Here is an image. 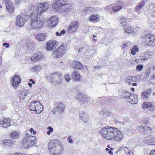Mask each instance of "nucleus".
Returning a JSON list of instances; mask_svg holds the SVG:
<instances>
[{"mask_svg": "<svg viewBox=\"0 0 155 155\" xmlns=\"http://www.w3.org/2000/svg\"><path fill=\"white\" fill-rule=\"evenodd\" d=\"M99 131L101 136L107 140L119 141L124 138L121 131L115 128L107 126L101 128Z\"/></svg>", "mask_w": 155, "mask_h": 155, "instance_id": "1", "label": "nucleus"}, {"mask_svg": "<svg viewBox=\"0 0 155 155\" xmlns=\"http://www.w3.org/2000/svg\"><path fill=\"white\" fill-rule=\"evenodd\" d=\"M61 142L56 139L51 140L48 144L50 153L54 155H60L63 152L64 148L61 145Z\"/></svg>", "mask_w": 155, "mask_h": 155, "instance_id": "2", "label": "nucleus"}, {"mask_svg": "<svg viewBox=\"0 0 155 155\" xmlns=\"http://www.w3.org/2000/svg\"><path fill=\"white\" fill-rule=\"evenodd\" d=\"M37 140L35 136L26 134L25 137L22 141V145L24 148L27 149L36 143Z\"/></svg>", "mask_w": 155, "mask_h": 155, "instance_id": "3", "label": "nucleus"}, {"mask_svg": "<svg viewBox=\"0 0 155 155\" xmlns=\"http://www.w3.org/2000/svg\"><path fill=\"white\" fill-rule=\"evenodd\" d=\"M29 108L32 111H35L40 114L43 110V107L38 101H32L29 104Z\"/></svg>", "mask_w": 155, "mask_h": 155, "instance_id": "4", "label": "nucleus"}, {"mask_svg": "<svg viewBox=\"0 0 155 155\" xmlns=\"http://www.w3.org/2000/svg\"><path fill=\"white\" fill-rule=\"evenodd\" d=\"M28 19V16L24 14H21L18 15L15 21L16 27H21L22 26L27 22Z\"/></svg>", "mask_w": 155, "mask_h": 155, "instance_id": "5", "label": "nucleus"}, {"mask_svg": "<svg viewBox=\"0 0 155 155\" xmlns=\"http://www.w3.org/2000/svg\"><path fill=\"white\" fill-rule=\"evenodd\" d=\"M67 2V0H57L55 2L53 3L52 7L57 11H61V8L64 7Z\"/></svg>", "mask_w": 155, "mask_h": 155, "instance_id": "6", "label": "nucleus"}, {"mask_svg": "<svg viewBox=\"0 0 155 155\" xmlns=\"http://www.w3.org/2000/svg\"><path fill=\"white\" fill-rule=\"evenodd\" d=\"M123 6L124 4L122 2H118L115 4L107 6L106 8L110 11L112 10L113 11L116 12L121 9Z\"/></svg>", "mask_w": 155, "mask_h": 155, "instance_id": "7", "label": "nucleus"}, {"mask_svg": "<svg viewBox=\"0 0 155 155\" xmlns=\"http://www.w3.org/2000/svg\"><path fill=\"white\" fill-rule=\"evenodd\" d=\"M64 46V44L61 45L58 48L54 51L53 56L56 58L61 57L63 54L66 52V49Z\"/></svg>", "mask_w": 155, "mask_h": 155, "instance_id": "8", "label": "nucleus"}, {"mask_svg": "<svg viewBox=\"0 0 155 155\" xmlns=\"http://www.w3.org/2000/svg\"><path fill=\"white\" fill-rule=\"evenodd\" d=\"M59 42L55 39H51L46 44V49L48 51H51L55 48Z\"/></svg>", "mask_w": 155, "mask_h": 155, "instance_id": "9", "label": "nucleus"}, {"mask_svg": "<svg viewBox=\"0 0 155 155\" xmlns=\"http://www.w3.org/2000/svg\"><path fill=\"white\" fill-rule=\"evenodd\" d=\"M48 8V5L46 3H41L36 8V11L38 14H40L45 12Z\"/></svg>", "mask_w": 155, "mask_h": 155, "instance_id": "10", "label": "nucleus"}, {"mask_svg": "<svg viewBox=\"0 0 155 155\" xmlns=\"http://www.w3.org/2000/svg\"><path fill=\"white\" fill-rule=\"evenodd\" d=\"M30 17L31 18V25L32 27L34 28H38L37 25V19L38 17L37 15L32 13L31 14Z\"/></svg>", "mask_w": 155, "mask_h": 155, "instance_id": "11", "label": "nucleus"}, {"mask_svg": "<svg viewBox=\"0 0 155 155\" xmlns=\"http://www.w3.org/2000/svg\"><path fill=\"white\" fill-rule=\"evenodd\" d=\"M76 94L77 96L76 98L81 104H83L87 101V97L86 95H84L80 93H77Z\"/></svg>", "mask_w": 155, "mask_h": 155, "instance_id": "12", "label": "nucleus"}, {"mask_svg": "<svg viewBox=\"0 0 155 155\" xmlns=\"http://www.w3.org/2000/svg\"><path fill=\"white\" fill-rule=\"evenodd\" d=\"M12 83L14 87H17L21 81L20 77L18 75H15L12 77Z\"/></svg>", "mask_w": 155, "mask_h": 155, "instance_id": "13", "label": "nucleus"}, {"mask_svg": "<svg viewBox=\"0 0 155 155\" xmlns=\"http://www.w3.org/2000/svg\"><path fill=\"white\" fill-rule=\"evenodd\" d=\"M5 2L6 9L8 12L12 13L14 11V7L12 3L9 0H6Z\"/></svg>", "mask_w": 155, "mask_h": 155, "instance_id": "14", "label": "nucleus"}, {"mask_svg": "<svg viewBox=\"0 0 155 155\" xmlns=\"http://www.w3.org/2000/svg\"><path fill=\"white\" fill-rule=\"evenodd\" d=\"M44 55L41 53L37 52L31 57V60L33 62L37 61L44 58Z\"/></svg>", "mask_w": 155, "mask_h": 155, "instance_id": "15", "label": "nucleus"}, {"mask_svg": "<svg viewBox=\"0 0 155 155\" xmlns=\"http://www.w3.org/2000/svg\"><path fill=\"white\" fill-rule=\"evenodd\" d=\"M15 143V141L12 139H4L2 141L3 146L6 148L11 146L12 144H14Z\"/></svg>", "mask_w": 155, "mask_h": 155, "instance_id": "16", "label": "nucleus"}, {"mask_svg": "<svg viewBox=\"0 0 155 155\" xmlns=\"http://www.w3.org/2000/svg\"><path fill=\"white\" fill-rule=\"evenodd\" d=\"M51 81L52 80V78H54L57 80V84H58L62 80V76L59 73L55 72L54 73L51 74L50 75Z\"/></svg>", "mask_w": 155, "mask_h": 155, "instance_id": "17", "label": "nucleus"}, {"mask_svg": "<svg viewBox=\"0 0 155 155\" xmlns=\"http://www.w3.org/2000/svg\"><path fill=\"white\" fill-rule=\"evenodd\" d=\"M129 101L132 104H135L137 103L138 99L137 96L136 95L131 94L129 96Z\"/></svg>", "mask_w": 155, "mask_h": 155, "instance_id": "18", "label": "nucleus"}, {"mask_svg": "<svg viewBox=\"0 0 155 155\" xmlns=\"http://www.w3.org/2000/svg\"><path fill=\"white\" fill-rule=\"evenodd\" d=\"M58 19L57 17L56 16H52L48 19L49 21H50V26L52 27L55 26L58 23L57 19Z\"/></svg>", "mask_w": 155, "mask_h": 155, "instance_id": "19", "label": "nucleus"}, {"mask_svg": "<svg viewBox=\"0 0 155 155\" xmlns=\"http://www.w3.org/2000/svg\"><path fill=\"white\" fill-rule=\"evenodd\" d=\"M56 109L59 113H61L63 111L64 109V106L63 103L61 102L59 103L57 107L52 110V112H54Z\"/></svg>", "mask_w": 155, "mask_h": 155, "instance_id": "20", "label": "nucleus"}, {"mask_svg": "<svg viewBox=\"0 0 155 155\" xmlns=\"http://www.w3.org/2000/svg\"><path fill=\"white\" fill-rule=\"evenodd\" d=\"M0 125L1 127L6 128L10 125V120L9 119H5L1 121L0 123Z\"/></svg>", "mask_w": 155, "mask_h": 155, "instance_id": "21", "label": "nucleus"}, {"mask_svg": "<svg viewBox=\"0 0 155 155\" xmlns=\"http://www.w3.org/2000/svg\"><path fill=\"white\" fill-rule=\"evenodd\" d=\"M78 27V24L76 22L74 25H71L69 27V28L67 30L68 32H73L76 31Z\"/></svg>", "mask_w": 155, "mask_h": 155, "instance_id": "22", "label": "nucleus"}, {"mask_svg": "<svg viewBox=\"0 0 155 155\" xmlns=\"http://www.w3.org/2000/svg\"><path fill=\"white\" fill-rule=\"evenodd\" d=\"M150 91L147 90H145L142 93L141 98L145 100L147 99L150 95Z\"/></svg>", "mask_w": 155, "mask_h": 155, "instance_id": "23", "label": "nucleus"}, {"mask_svg": "<svg viewBox=\"0 0 155 155\" xmlns=\"http://www.w3.org/2000/svg\"><path fill=\"white\" fill-rule=\"evenodd\" d=\"M72 78L74 80L79 81L80 78V73L78 71H74L71 75Z\"/></svg>", "mask_w": 155, "mask_h": 155, "instance_id": "24", "label": "nucleus"}, {"mask_svg": "<svg viewBox=\"0 0 155 155\" xmlns=\"http://www.w3.org/2000/svg\"><path fill=\"white\" fill-rule=\"evenodd\" d=\"M123 28L124 30L127 33H132L134 31V28H131L128 24L127 25L125 24V25H124Z\"/></svg>", "mask_w": 155, "mask_h": 155, "instance_id": "25", "label": "nucleus"}, {"mask_svg": "<svg viewBox=\"0 0 155 155\" xmlns=\"http://www.w3.org/2000/svg\"><path fill=\"white\" fill-rule=\"evenodd\" d=\"M35 37L36 39H46L47 35L46 33H40L36 34Z\"/></svg>", "mask_w": 155, "mask_h": 155, "instance_id": "26", "label": "nucleus"}, {"mask_svg": "<svg viewBox=\"0 0 155 155\" xmlns=\"http://www.w3.org/2000/svg\"><path fill=\"white\" fill-rule=\"evenodd\" d=\"M37 25L38 28H41L43 26L45 22L44 20L42 18L38 17L37 19Z\"/></svg>", "mask_w": 155, "mask_h": 155, "instance_id": "27", "label": "nucleus"}, {"mask_svg": "<svg viewBox=\"0 0 155 155\" xmlns=\"http://www.w3.org/2000/svg\"><path fill=\"white\" fill-rule=\"evenodd\" d=\"M129 19V18L125 17H122L121 18L120 22V24L122 25L123 27H124V25H125V24L126 25L128 24V22H129L128 21Z\"/></svg>", "mask_w": 155, "mask_h": 155, "instance_id": "28", "label": "nucleus"}, {"mask_svg": "<svg viewBox=\"0 0 155 155\" xmlns=\"http://www.w3.org/2000/svg\"><path fill=\"white\" fill-rule=\"evenodd\" d=\"M135 78L130 76L127 77L125 80L127 83L129 84H131L132 83L134 82L135 80Z\"/></svg>", "mask_w": 155, "mask_h": 155, "instance_id": "29", "label": "nucleus"}, {"mask_svg": "<svg viewBox=\"0 0 155 155\" xmlns=\"http://www.w3.org/2000/svg\"><path fill=\"white\" fill-rule=\"evenodd\" d=\"M74 68L77 69H81L83 68V65L78 61H75L74 64Z\"/></svg>", "mask_w": 155, "mask_h": 155, "instance_id": "30", "label": "nucleus"}, {"mask_svg": "<svg viewBox=\"0 0 155 155\" xmlns=\"http://www.w3.org/2000/svg\"><path fill=\"white\" fill-rule=\"evenodd\" d=\"M130 53L133 55H134L136 54L137 52H138L139 51V48L137 45H136L134 46L131 49Z\"/></svg>", "mask_w": 155, "mask_h": 155, "instance_id": "31", "label": "nucleus"}, {"mask_svg": "<svg viewBox=\"0 0 155 155\" xmlns=\"http://www.w3.org/2000/svg\"><path fill=\"white\" fill-rule=\"evenodd\" d=\"M19 134L17 131H13L10 134V137L13 139H17L19 137Z\"/></svg>", "mask_w": 155, "mask_h": 155, "instance_id": "32", "label": "nucleus"}, {"mask_svg": "<svg viewBox=\"0 0 155 155\" xmlns=\"http://www.w3.org/2000/svg\"><path fill=\"white\" fill-rule=\"evenodd\" d=\"M79 117L84 122H85L87 121L88 115L86 114L81 113L80 114Z\"/></svg>", "mask_w": 155, "mask_h": 155, "instance_id": "33", "label": "nucleus"}, {"mask_svg": "<svg viewBox=\"0 0 155 155\" xmlns=\"http://www.w3.org/2000/svg\"><path fill=\"white\" fill-rule=\"evenodd\" d=\"M121 95L124 98L129 99V96H130L131 94L129 92L125 91H123L121 92Z\"/></svg>", "mask_w": 155, "mask_h": 155, "instance_id": "34", "label": "nucleus"}, {"mask_svg": "<svg viewBox=\"0 0 155 155\" xmlns=\"http://www.w3.org/2000/svg\"><path fill=\"white\" fill-rule=\"evenodd\" d=\"M120 151H124V152L126 153H129V149H128L127 147L125 146H122V147L119 148L118 150L116 152V153H119Z\"/></svg>", "mask_w": 155, "mask_h": 155, "instance_id": "35", "label": "nucleus"}, {"mask_svg": "<svg viewBox=\"0 0 155 155\" xmlns=\"http://www.w3.org/2000/svg\"><path fill=\"white\" fill-rule=\"evenodd\" d=\"M142 39H155V36L150 34H148L142 36Z\"/></svg>", "mask_w": 155, "mask_h": 155, "instance_id": "36", "label": "nucleus"}, {"mask_svg": "<svg viewBox=\"0 0 155 155\" xmlns=\"http://www.w3.org/2000/svg\"><path fill=\"white\" fill-rule=\"evenodd\" d=\"M101 113L102 114V115L105 117L109 116L110 114V112L106 110H102L101 111Z\"/></svg>", "mask_w": 155, "mask_h": 155, "instance_id": "37", "label": "nucleus"}, {"mask_svg": "<svg viewBox=\"0 0 155 155\" xmlns=\"http://www.w3.org/2000/svg\"><path fill=\"white\" fill-rule=\"evenodd\" d=\"M31 71L33 72L39 71L41 69V67L39 65H37L31 68Z\"/></svg>", "mask_w": 155, "mask_h": 155, "instance_id": "38", "label": "nucleus"}, {"mask_svg": "<svg viewBox=\"0 0 155 155\" xmlns=\"http://www.w3.org/2000/svg\"><path fill=\"white\" fill-rule=\"evenodd\" d=\"M145 3L144 1H142L141 2H140L137 5L135 8L140 9H143V7L144 6Z\"/></svg>", "mask_w": 155, "mask_h": 155, "instance_id": "39", "label": "nucleus"}, {"mask_svg": "<svg viewBox=\"0 0 155 155\" xmlns=\"http://www.w3.org/2000/svg\"><path fill=\"white\" fill-rule=\"evenodd\" d=\"M147 108H148L150 111H153L154 110V107L152 103L148 102V107Z\"/></svg>", "mask_w": 155, "mask_h": 155, "instance_id": "40", "label": "nucleus"}, {"mask_svg": "<svg viewBox=\"0 0 155 155\" xmlns=\"http://www.w3.org/2000/svg\"><path fill=\"white\" fill-rule=\"evenodd\" d=\"M147 140V142L151 143V145H155V139L154 138H152L151 136Z\"/></svg>", "mask_w": 155, "mask_h": 155, "instance_id": "41", "label": "nucleus"}, {"mask_svg": "<svg viewBox=\"0 0 155 155\" xmlns=\"http://www.w3.org/2000/svg\"><path fill=\"white\" fill-rule=\"evenodd\" d=\"M98 17L97 15H91L89 18L90 20L92 21H94L97 20L98 19Z\"/></svg>", "mask_w": 155, "mask_h": 155, "instance_id": "42", "label": "nucleus"}, {"mask_svg": "<svg viewBox=\"0 0 155 155\" xmlns=\"http://www.w3.org/2000/svg\"><path fill=\"white\" fill-rule=\"evenodd\" d=\"M70 9V5H69L67 4V2L65 5H64V7L63 8H61V10H64L65 11H67L68 10H69Z\"/></svg>", "mask_w": 155, "mask_h": 155, "instance_id": "43", "label": "nucleus"}, {"mask_svg": "<svg viewBox=\"0 0 155 155\" xmlns=\"http://www.w3.org/2000/svg\"><path fill=\"white\" fill-rule=\"evenodd\" d=\"M154 40H155V39H145V41L147 43V45L150 46L153 45Z\"/></svg>", "mask_w": 155, "mask_h": 155, "instance_id": "44", "label": "nucleus"}, {"mask_svg": "<svg viewBox=\"0 0 155 155\" xmlns=\"http://www.w3.org/2000/svg\"><path fill=\"white\" fill-rule=\"evenodd\" d=\"M144 129V131L143 132L144 133H150L151 131V129L150 127H145Z\"/></svg>", "mask_w": 155, "mask_h": 155, "instance_id": "45", "label": "nucleus"}, {"mask_svg": "<svg viewBox=\"0 0 155 155\" xmlns=\"http://www.w3.org/2000/svg\"><path fill=\"white\" fill-rule=\"evenodd\" d=\"M143 66L142 65L138 64L136 67V69L137 71H141L143 68Z\"/></svg>", "mask_w": 155, "mask_h": 155, "instance_id": "46", "label": "nucleus"}, {"mask_svg": "<svg viewBox=\"0 0 155 155\" xmlns=\"http://www.w3.org/2000/svg\"><path fill=\"white\" fill-rule=\"evenodd\" d=\"M64 78L65 81L67 82H68L70 80V76L67 74L65 75Z\"/></svg>", "mask_w": 155, "mask_h": 155, "instance_id": "47", "label": "nucleus"}, {"mask_svg": "<svg viewBox=\"0 0 155 155\" xmlns=\"http://www.w3.org/2000/svg\"><path fill=\"white\" fill-rule=\"evenodd\" d=\"M135 10L138 14H140L141 13H143L144 11V9H139L135 8Z\"/></svg>", "mask_w": 155, "mask_h": 155, "instance_id": "48", "label": "nucleus"}, {"mask_svg": "<svg viewBox=\"0 0 155 155\" xmlns=\"http://www.w3.org/2000/svg\"><path fill=\"white\" fill-rule=\"evenodd\" d=\"M149 8L153 12H155V4H151L149 5Z\"/></svg>", "mask_w": 155, "mask_h": 155, "instance_id": "49", "label": "nucleus"}, {"mask_svg": "<svg viewBox=\"0 0 155 155\" xmlns=\"http://www.w3.org/2000/svg\"><path fill=\"white\" fill-rule=\"evenodd\" d=\"M145 127H143L142 126H140L137 127V129L141 132H143L144 131Z\"/></svg>", "mask_w": 155, "mask_h": 155, "instance_id": "50", "label": "nucleus"}, {"mask_svg": "<svg viewBox=\"0 0 155 155\" xmlns=\"http://www.w3.org/2000/svg\"><path fill=\"white\" fill-rule=\"evenodd\" d=\"M148 107V102H144L142 104V107L144 109H146Z\"/></svg>", "mask_w": 155, "mask_h": 155, "instance_id": "51", "label": "nucleus"}, {"mask_svg": "<svg viewBox=\"0 0 155 155\" xmlns=\"http://www.w3.org/2000/svg\"><path fill=\"white\" fill-rule=\"evenodd\" d=\"M117 155H125L126 152H124V151H120V152L118 153H116Z\"/></svg>", "mask_w": 155, "mask_h": 155, "instance_id": "52", "label": "nucleus"}, {"mask_svg": "<svg viewBox=\"0 0 155 155\" xmlns=\"http://www.w3.org/2000/svg\"><path fill=\"white\" fill-rule=\"evenodd\" d=\"M3 45L4 46H5L6 48H8L9 47V45L8 44L6 43H4L3 44Z\"/></svg>", "mask_w": 155, "mask_h": 155, "instance_id": "53", "label": "nucleus"}, {"mask_svg": "<svg viewBox=\"0 0 155 155\" xmlns=\"http://www.w3.org/2000/svg\"><path fill=\"white\" fill-rule=\"evenodd\" d=\"M48 129L49 130V131H50V132H52L53 131V129L51 127H48Z\"/></svg>", "mask_w": 155, "mask_h": 155, "instance_id": "54", "label": "nucleus"}, {"mask_svg": "<svg viewBox=\"0 0 155 155\" xmlns=\"http://www.w3.org/2000/svg\"><path fill=\"white\" fill-rule=\"evenodd\" d=\"M60 33L61 34V35L62 34L64 35L65 33V31L64 29L62 30L60 32Z\"/></svg>", "mask_w": 155, "mask_h": 155, "instance_id": "55", "label": "nucleus"}, {"mask_svg": "<svg viewBox=\"0 0 155 155\" xmlns=\"http://www.w3.org/2000/svg\"><path fill=\"white\" fill-rule=\"evenodd\" d=\"M116 123H119L120 124H121L122 125L124 124V123L123 122H121L120 121H119L118 120H115Z\"/></svg>", "mask_w": 155, "mask_h": 155, "instance_id": "56", "label": "nucleus"}, {"mask_svg": "<svg viewBox=\"0 0 155 155\" xmlns=\"http://www.w3.org/2000/svg\"><path fill=\"white\" fill-rule=\"evenodd\" d=\"M154 150L151 151L150 155H155V152H153Z\"/></svg>", "mask_w": 155, "mask_h": 155, "instance_id": "57", "label": "nucleus"}, {"mask_svg": "<svg viewBox=\"0 0 155 155\" xmlns=\"http://www.w3.org/2000/svg\"><path fill=\"white\" fill-rule=\"evenodd\" d=\"M68 140V142L71 143H73V141L72 139H69Z\"/></svg>", "mask_w": 155, "mask_h": 155, "instance_id": "58", "label": "nucleus"}, {"mask_svg": "<svg viewBox=\"0 0 155 155\" xmlns=\"http://www.w3.org/2000/svg\"><path fill=\"white\" fill-rule=\"evenodd\" d=\"M144 123H145V124H146V125L147 124H148V121L147 120V118L146 119H144Z\"/></svg>", "mask_w": 155, "mask_h": 155, "instance_id": "59", "label": "nucleus"}, {"mask_svg": "<svg viewBox=\"0 0 155 155\" xmlns=\"http://www.w3.org/2000/svg\"><path fill=\"white\" fill-rule=\"evenodd\" d=\"M56 35L58 36H60L61 35V33H59L58 32H56Z\"/></svg>", "mask_w": 155, "mask_h": 155, "instance_id": "60", "label": "nucleus"}, {"mask_svg": "<svg viewBox=\"0 0 155 155\" xmlns=\"http://www.w3.org/2000/svg\"><path fill=\"white\" fill-rule=\"evenodd\" d=\"M83 47H82V48H79L78 50V52H81V51L82 50V49H83Z\"/></svg>", "mask_w": 155, "mask_h": 155, "instance_id": "61", "label": "nucleus"}, {"mask_svg": "<svg viewBox=\"0 0 155 155\" xmlns=\"http://www.w3.org/2000/svg\"><path fill=\"white\" fill-rule=\"evenodd\" d=\"M30 81H31L32 83L33 84H35V81H34V80H33V79H31L30 80Z\"/></svg>", "mask_w": 155, "mask_h": 155, "instance_id": "62", "label": "nucleus"}, {"mask_svg": "<svg viewBox=\"0 0 155 155\" xmlns=\"http://www.w3.org/2000/svg\"><path fill=\"white\" fill-rule=\"evenodd\" d=\"M108 153L110 155H113V153L111 150H109L108 152Z\"/></svg>", "mask_w": 155, "mask_h": 155, "instance_id": "63", "label": "nucleus"}, {"mask_svg": "<svg viewBox=\"0 0 155 155\" xmlns=\"http://www.w3.org/2000/svg\"><path fill=\"white\" fill-rule=\"evenodd\" d=\"M145 75H146V77H148V76L149 75L150 73L149 72H146L145 73Z\"/></svg>", "mask_w": 155, "mask_h": 155, "instance_id": "64", "label": "nucleus"}]
</instances>
